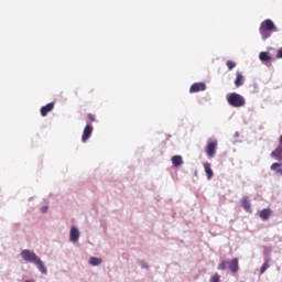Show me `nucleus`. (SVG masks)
I'll list each match as a JSON object with an SVG mask.
<instances>
[{"mask_svg":"<svg viewBox=\"0 0 282 282\" xmlns=\"http://www.w3.org/2000/svg\"><path fill=\"white\" fill-rule=\"evenodd\" d=\"M268 268H270V262L265 261L260 268V274L265 273V270H268Z\"/></svg>","mask_w":282,"mask_h":282,"instance_id":"nucleus-19","label":"nucleus"},{"mask_svg":"<svg viewBox=\"0 0 282 282\" xmlns=\"http://www.w3.org/2000/svg\"><path fill=\"white\" fill-rule=\"evenodd\" d=\"M271 216L272 209L270 208H264L260 212V219H262L263 221H268V219H270Z\"/></svg>","mask_w":282,"mask_h":282,"instance_id":"nucleus-10","label":"nucleus"},{"mask_svg":"<svg viewBox=\"0 0 282 282\" xmlns=\"http://www.w3.org/2000/svg\"><path fill=\"white\" fill-rule=\"evenodd\" d=\"M91 133H94V127L91 124H87L84 128L82 141L85 142L86 140H89L91 138Z\"/></svg>","mask_w":282,"mask_h":282,"instance_id":"nucleus-6","label":"nucleus"},{"mask_svg":"<svg viewBox=\"0 0 282 282\" xmlns=\"http://www.w3.org/2000/svg\"><path fill=\"white\" fill-rule=\"evenodd\" d=\"M54 102H48L47 105L43 106L40 109V113L43 118H45V116H47V113H50V111H52L54 109Z\"/></svg>","mask_w":282,"mask_h":282,"instance_id":"nucleus-8","label":"nucleus"},{"mask_svg":"<svg viewBox=\"0 0 282 282\" xmlns=\"http://www.w3.org/2000/svg\"><path fill=\"white\" fill-rule=\"evenodd\" d=\"M226 268H228V261L223 260V261L218 264V270H226Z\"/></svg>","mask_w":282,"mask_h":282,"instance_id":"nucleus-21","label":"nucleus"},{"mask_svg":"<svg viewBox=\"0 0 282 282\" xmlns=\"http://www.w3.org/2000/svg\"><path fill=\"white\" fill-rule=\"evenodd\" d=\"M88 120H90L91 122H96V116H94L93 113H88L87 115Z\"/></svg>","mask_w":282,"mask_h":282,"instance_id":"nucleus-23","label":"nucleus"},{"mask_svg":"<svg viewBox=\"0 0 282 282\" xmlns=\"http://www.w3.org/2000/svg\"><path fill=\"white\" fill-rule=\"evenodd\" d=\"M227 102L230 105V107H245L246 106V98L243 96L237 94V93H231L227 95Z\"/></svg>","mask_w":282,"mask_h":282,"instance_id":"nucleus-3","label":"nucleus"},{"mask_svg":"<svg viewBox=\"0 0 282 282\" xmlns=\"http://www.w3.org/2000/svg\"><path fill=\"white\" fill-rule=\"evenodd\" d=\"M241 206L242 208H245V210L247 213H252V207L250 205V200L248 199L247 196H245L242 199H241Z\"/></svg>","mask_w":282,"mask_h":282,"instance_id":"nucleus-12","label":"nucleus"},{"mask_svg":"<svg viewBox=\"0 0 282 282\" xmlns=\"http://www.w3.org/2000/svg\"><path fill=\"white\" fill-rule=\"evenodd\" d=\"M276 58H282V48H280L276 53Z\"/></svg>","mask_w":282,"mask_h":282,"instance_id":"nucleus-24","label":"nucleus"},{"mask_svg":"<svg viewBox=\"0 0 282 282\" xmlns=\"http://www.w3.org/2000/svg\"><path fill=\"white\" fill-rule=\"evenodd\" d=\"M219 279H220L219 273H215V274L212 276L210 282H219Z\"/></svg>","mask_w":282,"mask_h":282,"instance_id":"nucleus-22","label":"nucleus"},{"mask_svg":"<svg viewBox=\"0 0 282 282\" xmlns=\"http://www.w3.org/2000/svg\"><path fill=\"white\" fill-rule=\"evenodd\" d=\"M281 163H273L271 165V171H276L278 175H282V169H281Z\"/></svg>","mask_w":282,"mask_h":282,"instance_id":"nucleus-16","label":"nucleus"},{"mask_svg":"<svg viewBox=\"0 0 282 282\" xmlns=\"http://www.w3.org/2000/svg\"><path fill=\"white\" fill-rule=\"evenodd\" d=\"M25 282H35L34 280H26Z\"/></svg>","mask_w":282,"mask_h":282,"instance_id":"nucleus-27","label":"nucleus"},{"mask_svg":"<svg viewBox=\"0 0 282 282\" xmlns=\"http://www.w3.org/2000/svg\"><path fill=\"white\" fill-rule=\"evenodd\" d=\"M47 209H48L47 206H43V207H41V213H47Z\"/></svg>","mask_w":282,"mask_h":282,"instance_id":"nucleus-25","label":"nucleus"},{"mask_svg":"<svg viewBox=\"0 0 282 282\" xmlns=\"http://www.w3.org/2000/svg\"><path fill=\"white\" fill-rule=\"evenodd\" d=\"M229 263V270L234 274H237L239 272V259L234 258Z\"/></svg>","mask_w":282,"mask_h":282,"instance_id":"nucleus-7","label":"nucleus"},{"mask_svg":"<svg viewBox=\"0 0 282 282\" xmlns=\"http://www.w3.org/2000/svg\"><path fill=\"white\" fill-rule=\"evenodd\" d=\"M197 91H206V84L194 83L189 88V94H197Z\"/></svg>","mask_w":282,"mask_h":282,"instance_id":"nucleus-5","label":"nucleus"},{"mask_svg":"<svg viewBox=\"0 0 282 282\" xmlns=\"http://www.w3.org/2000/svg\"><path fill=\"white\" fill-rule=\"evenodd\" d=\"M271 158H274V160L278 162H282V148L278 147L274 151H272Z\"/></svg>","mask_w":282,"mask_h":282,"instance_id":"nucleus-11","label":"nucleus"},{"mask_svg":"<svg viewBox=\"0 0 282 282\" xmlns=\"http://www.w3.org/2000/svg\"><path fill=\"white\" fill-rule=\"evenodd\" d=\"M172 164L173 166H182L184 164V160L182 159V155L172 156Z\"/></svg>","mask_w":282,"mask_h":282,"instance_id":"nucleus-14","label":"nucleus"},{"mask_svg":"<svg viewBox=\"0 0 282 282\" xmlns=\"http://www.w3.org/2000/svg\"><path fill=\"white\" fill-rule=\"evenodd\" d=\"M260 61H272V57H270V54L268 52H261L259 55Z\"/></svg>","mask_w":282,"mask_h":282,"instance_id":"nucleus-18","label":"nucleus"},{"mask_svg":"<svg viewBox=\"0 0 282 282\" xmlns=\"http://www.w3.org/2000/svg\"><path fill=\"white\" fill-rule=\"evenodd\" d=\"M259 32L262 40L267 41V39H270V36H272L273 32H279V29L276 28V25H274V22L272 20L268 19L260 24Z\"/></svg>","mask_w":282,"mask_h":282,"instance_id":"nucleus-2","label":"nucleus"},{"mask_svg":"<svg viewBox=\"0 0 282 282\" xmlns=\"http://www.w3.org/2000/svg\"><path fill=\"white\" fill-rule=\"evenodd\" d=\"M217 153V141H212L206 147V154L208 158H215V154Z\"/></svg>","mask_w":282,"mask_h":282,"instance_id":"nucleus-4","label":"nucleus"},{"mask_svg":"<svg viewBox=\"0 0 282 282\" xmlns=\"http://www.w3.org/2000/svg\"><path fill=\"white\" fill-rule=\"evenodd\" d=\"M205 173L207 175V180H213V169H210V163L206 162L203 164Z\"/></svg>","mask_w":282,"mask_h":282,"instance_id":"nucleus-13","label":"nucleus"},{"mask_svg":"<svg viewBox=\"0 0 282 282\" xmlns=\"http://www.w3.org/2000/svg\"><path fill=\"white\" fill-rule=\"evenodd\" d=\"M21 257L23 261H26V263H34L40 272H42V274H47V268H45V264H43V261L41 260V258H39V256H36V253L24 249L21 251Z\"/></svg>","mask_w":282,"mask_h":282,"instance_id":"nucleus-1","label":"nucleus"},{"mask_svg":"<svg viewBox=\"0 0 282 282\" xmlns=\"http://www.w3.org/2000/svg\"><path fill=\"white\" fill-rule=\"evenodd\" d=\"M226 65H227L229 70H232L237 67V63H235L232 61H227Z\"/></svg>","mask_w":282,"mask_h":282,"instance_id":"nucleus-20","label":"nucleus"},{"mask_svg":"<svg viewBox=\"0 0 282 282\" xmlns=\"http://www.w3.org/2000/svg\"><path fill=\"white\" fill-rule=\"evenodd\" d=\"M69 239H70V241H73V243H76V241H78V239H80V232L78 231V228H76V227L70 228Z\"/></svg>","mask_w":282,"mask_h":282,"instance_id":"nucleus-9","label":"nucleus"},{"mask_svg":"<svg viewBox=\"0 0 282 282\" xmlns=\"http://www.w3.org/2000/svg\"><path fill=\"white\" fill-rule=\"evenodd\" d=\"M282 148V134L280 135V145Z\"/></svg>","mask_w":282,"mask_h":282,"instance_id":"nucleus-26","label":"nucleus"},{"mask_svg":"<svg viewBox=\"0 0 282 282\" xmlns=\"http://www.w3.org/2000/svg\"><path fill=\"white\" fill-rule=\"evenodd\" d=\"M242 85H243V75H241V73L237 72L236 79H235V86L241 87Z\"/></svg>","mask_w":282,"mask_h":282,"instance_id":"nucleus-15","label":"nucleus"},{"mask_svg":"<svg viewBox=\"0 0 282 282\" xmlns=\"http://www.w3.org/2000/svg\"><path fill=\"white\" fill-rule=\"evenodd\" d=\"M89 263L91 264V265H100V263H102V258H96V257H91L90 259H89Z\"/></svg>","mask_w":282,"mask_h":282,"instance_id":"nucleus-17","label":"nucleus"}]
</instances>
